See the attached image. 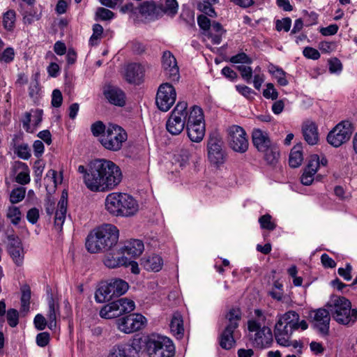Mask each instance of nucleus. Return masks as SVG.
<instances>
[{"instance_id": "1", "label": "nucleus", "mask_w": 357, "mask_h": 357, "mask_svg": "<svg viewBox=\"0 0 357 357\" xmlns=\"http://www.w3.org/2000/svg\"><path fill=\"white\" fill-rule=\"evenodd\" d=\"M123 178L120 167L114 162L98 159L90 162L84 182L92 192H108L116 188Z\"/></svg>"}, {"instance_id": "2", "label": "nucleus", "mask_w": 357, "mask_h": 357, "mask_svg": "<svg viewBox=\"0 0 357 357\" xmlns=\"http://www.w3.org/2000/svg\"><path fill=\"white\" fill-rule=\"evenodd\" d=\"M56 171L50 169L46 174V190L47 195L45 199V209L47 215H52L55 213L54 226L59 231L62 230V227L66 218L68 207V192L66 190L62 192L61 196L55 211V201L52 193L55 191L57 185Z\"/></svg>"}, {"instance_id": "3", "label": "nucleus", "mask_w": 357, "mask_h": 357, "mask_svg": "<svg viewBox=\"0 0 357 357\" xmlns=\"http://www.w3.org/2000/svg\"><path fill=\"white\" fill-rule=\"evenodd\" d=\"M119 236V229L116 226L105 224L89 234L86 248L91 253L109 250L116 245Z\"/></svg>"}, {"instance_id": "4", "label": "nucleus", "mask_w": 357, "mask_h": 357, "mask_svg": "<svg viewBox=\"0 0 357 357\" xmlns=\"http://www.w3.org/2000/svg\"><path fill=\"white\" fill-rule=\"evenodd\" d=\"M106 210L114 216L132 217L139 211L137 201L127 193L112 192L105 202Z\"/></svg>"}, {"instance_id": "5", "label": "nucleus", "mask_w": 357, "mask_h": 357, "mask_svg": "<svg viewBox=\"0 0 357 357\" xmlns=\"http://www.w3.org/2000/svg\"><path fill=\"white\" fill-rule=\"evenodd\" d=\"M327 307L332 317L339 324H353L357 320V309H351V302L345 297L333 296Z\"/></svg>"}, {"instance_id": "6", "label": "nucleus", "mask_w": 357, "mask_h": 357, "mask_svg": "<svg viewBox=\"0 0 357 357\" xmlns=\"http://www.w3.org/2000/svg\"><path fill=\"white\" fill-rule=\"evenodd\" d=\"M129 285L125 280L112 278L107 282H101L96 291L95 298L98 303H105L124 294Z\"/></svg>"}, {"instance_id": "7", "label": "nucleus", "mask_w": 357, "mask_h": 357, "mask_svg": "<svg viewBox=\"0 0 357 357\" xmlns=\"http://www.w3.org/2000/svg\"><path fill=\"white\" fill-rule=\"evenodd\" d=\"M187 134L193 142H200L205 135V123L202 109L198 106L191 107L186 125Z\"/></svg>"}, {"instance_id": "8", "label": "nucleus", "mask_w": 357, "mask_h": 357, "mask_svg": "<svg viewBox=\"0 0 357 357\" xmlns=\"http://www.w3.org/2000/svg\"><path fill=\"white\" fill-rule=\"evenodd\" d=\"M189 113L188 103L185 101L178 102L166 122L167 130L172 135H179L186 127Z\"/></svg>"}, {"instance_id": "9", "label": "nucleus", "mask_w": 357, "mask_h": 357, "mask_svg": "<svg viewBox=\"0 0 357 357\" xmlns=\"http://www.w3.org/2000/svg\"><path fill=\"white\" fill-rule=\"evenodd\" d=\"M146 349L149 357H174L175 347L169 337L152 335L146 342Z\"/></svg>"}, {"instance_id": "10", "label": "nucleus", "mask_w": 357, "mask_h": 357, "mask_svg": "<svg viewBox=\"0 0 357 357\" xmlns=\"http://www.w3.org/2000/svg\"><path fill=\"white\" fill-rule=\"evenodd\" d=\"M127 138V133L123 128L116 124H109L101 136L100 143L106 149L117 151L122 148Z\"/></svg>"}, {"instance_id": "11", "label": "nucleus", "mask_w": 357, "mask_h": 357, "mask_svg": "<svg viewBox=\"0 0 357 357\" xmlns=\"http://www.w3.org/2000/svg\"><path fill=\"white\" fill-rule=\"evenodd\" d=\"M135 303L126 298H119L103 306L100 316L104 319H113L134 310Z\"/></svg>"}, {"instance_id": "12", "label": "nucleus", "mask_w": 357, "mask_h": 357, "mask_svg": "<svg viewBox=\"0 0 357 357\" xmlns=\"http://www.w3.org/2000/svg\"><path fill=\"white\" fill-rule=\"evenodd\" d=\"M248 328L250 332H255L252 338L254 347L263 349L268 347L273 342V333L268 326L261 327V323L251 319L248 321Z\"/></svg>"}, {"instance_id": "13", "label": "nucleus", "mask_w": 357, "mask_h": 357, "mask_svg": "<svg viewBox=\"0 0 357 357\" xmlns=\"http://www.w3.org/2000/svg\"><path fill=\"white\" fill-rule=\"evenodd\" d=\"M224 142L218 133L210 135L208 144V158L211 164L217 167L225 163L226 153L223 149Z\"/></svg>"}, {"instance_id": "14", "label": "nucleus", "mask_w": 357, "mask_h": 357, "mask_svg": "<svg viewBox=\"0 0 357 357\" xmlns=\"http://www.w3.org/2000/svg\"><path fill=\"white\" fill-rule=\"evenodd\" d=\"M354 131L352 123L349 121H342L328 133V142L334 147H339L347 142Z\"/></svg>"}, {"instance_id": "15", "label": "nucleus", "mask_w": 357, "mask_h": 357, "mask_svg": "<svg viewBox=\"0 0 357 357\" xmlns=\"http://www.w3.org/2000/svg\"><path fill=\"white\" fill-rule=\"evenodd\" d=\"M176 92L174 86L169 83L160 85L155 98L158 108L162 112H167L174 104Z\"/></svg>"}, {"instance_id": "16", "label": "nucleus", "mask_w": 357, "mask_h": 357, "mask_svg": "<svg viewBox=\"0 0 357 357\" xmlns=\"http://www.w3.org/2000/svg\"><path fill=\"white\" fill-rule=\"evenodd\" d=\"M146 323V318L140 314H130L116 320L117 328L129 334L140 330Z\"/></svg>"}, {"instance_id": "17", "label": "nucleus", "mask_w": 357, "mask_h": 357, "mask_svg": "<svg viewBox=\"0 0 357 357\" xmlns=\"http://www.w3.org/2000/svg\"><path fill=\"white\" fill-rule=\"evenodd\" d=\"M228 140L230 147L236 152L245 153L248 149L246 132L241 126H232L229 128Z\"/></svg>"}, {"instance_id": "18", "label": "nucleus", "mask_w": 357, "mask_h": 357, "mask_svg": "<svg viewBox=\"0 0 357 357\" xmlns=\"http://www.w3.org/2000/svg\"><path fill=\"white\" fill-rule=\"evenodd\" d=\"M141 347L134 340L131 342H123L114 345L109 350L107 357H139Z\"/></svg>"}, {"instance_id": "19", "label": "nucleus", "mask_w": 357, "mask_h": 357, "mask_svg": "<svg viewBox=\"0 0 357 357\" xmlns=\"http://www.w3.org/2000/svg\"><path fill=\"white\" fill-rule=\"evenodd\" d=\"M313 314L314 328H316L319 333L322 335H328L329 332V325L331 320V313L329 310L319 308L314 310L311 313Z\"/></svg>"}, {"instance_id": "20", "label": "nucleus", "mask_w": 357, "mask_h": 357, "mask_svg": "<svg viewBox=\"0 0 357 357\" xmlns=\"http://www.w3.org/2000/svg\"><path fill=\"white\" fill-rule=\"evenodd\" d=\"M162 65L166 76L172 81H178L180 75L174 56L169 51L163 52Z\"/></svg>"}, {"instance_id": "21", "label": "nucleus", "mask_w": 357, "mask_h": 357, "mask_svg": "<svg viewBox=\"0 0 357 357\" xmlns=\"http://www.w3.org/2000/svg\"><path fill=\"white\" fill-rule=\"evenodd\" d=\"M8 252L13 262L17 266H20L23 264L24 257V252L21 240L18 236L14 235L8 236Z\"/></svg>"}, {"instance_id": "22", "label": "nucleus", "mask_w": 357, "mask_h": 357, "mask_svg": "<svg viewBox=\"0 0 357 357\" xmlns=\"http://www.w3.org/2000/svg\"><path fill=\"white\" fill-rule=\"evenodd\" d=\"M294 332L282 321L277 320L274 326V336L278 344L283 347H289L291 345L290 338Z\"/></svg>"}, {"instance_id": "23", "label": "nucleus", "mask_w": 357, "mask_h": 357, "mask_svg": "<svg viewBox=\"0 0 357 357\" xmlns=\"http://www.w3.org/2000/svg\"><path fill=\"white\" fill-rule=\"evenodd\" d=\"M144 68L137 63L128 64L125 69L126 80L130 84H139L144 75Z\"/></svg>"}, {"instance_id": "24", "label": "nucleus", "mask_w": 357, "mask_h": 357, "mask_svg": "<svg viewBox=\"0 0 357 357\" xmlns=\"http://www.w3.org/2000/svg\"><path fill=\"white\" fill-rule=\"evenodd\" d=\"M104 95L108 101L114 105L122 107L126 103L125 93L118 87L111 85L106 86Z\"/></svg>"}, {"instance_id": "25", "label": "nucleus", "mask_w": 357, "mask_h": 357, "mask_svg": "<svg viewBox=\"0 0 357 357\" xmlns=\"http://www.w3.org/2000/svg\"><path fill=\"white\" fill-rule=\"evenodd\" d=\"M302 132L305 142L310 145L317 144L319 141L318 128L316 123L306 121L303 123Z\"/></svg>"}, {"instance_id": "26", "label": "nucleus", "mask_w": 357, "mask_h": 357, "mask_svg": "<svg viewBox=\"0 0 357 357\" xmlns=\"http://www.w3.org/2000/svg\"><path fill=\"white\" fill-rule=\"evenodd\" d=\"M103 263L109 268H115L121 266H127L128 259L119 248L116 252L108 253L105 256Z\"/></svg>"}, {"instance_id": "27", "label": "nucleus", "mask_w": 357, "mask_h": 357, "mask_svg": "<svg viewBox=\"0 0 357 357\" xmlns=\"http://www.w3.org/2000/svg\"><path fill=\"white\" fill-rule=\"evenodd\" d=\"M252 139L253 145L259 152L265 151L273 144L269 138L268 134L260 129H255L253 130Z\"/></svg>"}, {"instance_id": "28", "label": "nucleus", "mask_w": 357, "mask_h": 357, "mask_svg": "<svg viewBox=\"0 0 357 357\" xmlns=\"http://www.w3.org/2000/svg\"><path fill=\"white\" fill-rule=\"evenodd\" d=\"M236 329V325H227L220 333L219 337L220 346L222 349L229 350L234 347L236 340H234V334Z\"/></svg>"}, {"instance_id": "29", "label": "nucleus", "mask_w": 357, "mask_h": 357, "mask_svg": "<svg viewBox=\"0 0 357 357\" xmlns=\"http://www.w3.org/2000/svg\"><path fill=\"white\" fill-rule=\"evenodd\" d=\"M144 248V243L141 240L132 239L121 247L120 250L122 251L124 255L126 254L131 257H137L142 253Z\"/></svg>"}, {"instance_id": "30", "label": "nucleus", "mask_w": 357, "mask_h": 357, "mask_svg": "<svg viewBox=\"0 0 357 357\" xmlns=\"http://www.w3.org/2000/svg\"><path fill=\"white\" fill-rule=\"evenodd\" d=\"M139 12L142 15H146L151 17H161V8L159 4L152 0L144 1L140 4Z\"/></svg>"}, {"instance_id": "31", "label": "nucleus", "mask_w": 357, "mask_h": 357, "mask_svg": "<svg viewBox=\"0 0 357 357\" xmlns=\"http://www.w3.org/2000/svg\"><path fill=\"white\" fill-rule=\"evenodd\" d=\"M15 169H20L15 178V181L21 185H26L30 182L29 169L27 165L20 161H15L14 164Z\"/></svg>"}, {"instance_id": "32", "label": "nucleus", "mask_w": 357, "mask_h": 357, "mask_svg": "<svg viewBox=\"0 0 357 357\" xmlns=\"http://www.w3.org/2000/svg\"><path fill=\"white\" fill-rule=\"evenodd\" d=\"M278 320L282 321L286 326H289L294 331H296L297 321L300 320L299 314L294 310H289L278 316Z\"/></svg>"}, {"instance_id": "33", "label": "nucleus", "mask_w": 357, "mask_h": 357, "mask_svg": "<svg viewBox=\"0 0 357 357\" xmlns=\"http://www.w3.org/2000/svg\"><path fill=\"white\" fill-rule=\"evenodd\" d=\"M303 147L301 144H297L291 150L289 157V164L291 167H298L303 160Z\"/></svg>"}, {"instance_id": "34", "label": "nucleus", "mask_w": 357, "mask_h": 357, "mask_svg": "<svg viewBox=\"0 0 357 357\" xmlns=\"http://www.w3.org/2000/svg\"><path fill=\"white\" fill-rule=\"evenodd\" d=\"M264 153V159L271 165H275L280 157V151L278 146L275 144H272L265 151H261Z\"/></svg>"}, {"instance_id": "35", "label": "nucleus", "mask_w": 357, "mask_h": 357, "mask_svg": "<svg viewBox=\"0 0 357 357\" xmlns=\"http://www.w3.org/2000/svg\"><path fill=\"white\" fill-rule=\"evenodd\" d=\"M144 268L148 271L158 272L161 270L163 265V259L159 255L149 256L143 262Z\"/></svg>"}, {"instance_id": "36", "label": "nucleus", "mask_w": 357, "mask_h": 357, "mask_svg": "<svg viewBox=\"0 0 357 357\" xmlns=\"http://www.w3.org/2000/svg\"><path fill=\"white\" fill-rule=\"evenodd\" d=\"M161 8V17L166 15L170 17H174L178 9V4L176 0H165V4L160 3Z\"/></svg>"}, {"instance_id": "37", "label": "nucleus", "mask_w": 357, "mask_h": 357, "mask_svg": "<svg viewBox=\"0 0 357 357\" xmlns=\"http://www.w3.org/2000/svg\"><path fill=\"white\" fill-rule=\"evenodd\" d=\"M170 329L177 335V338H181L183 335L184 328L182 317L178 313H175L171 320Z\"/></svg>"}, {"instance_id": "38", "label": "nucleus", "mask_w": 357, "mask_h": 357, "mask_svg": "<svg viewBox=\"0 0 357 357\" xmlns=\"http://www.w3.org/2000/svg\"><path fill=\"white\" fill-rule=\"evenodd\" d=\"M16 13L14 10H8L3 16V25L7 31H13L15 22Z\"/></svg>"}, {"instance_id": "39", "label": "nucleus", "mask_w": 357, "mask_h": 357, "mask_svg": "<svg viewBox=\"0 0 357 357\" xmlns=\"http://www.w3.org/2000/svg\"><path fill=\"white\" fill-rule=\"evenodd\" d=\"M39 73H36L31 77V81L29 87V95L31 98H37V95L40 91L39 86Z\"/></svg>"}, {"instance_id": "40", "label": "nucleus", "mask_w": 357, "mask_h": 357, "mask_svg": "<svg viewBox=\"0 0 357 357\" xmlns=\"http://www.w3.org/2000/svg\"><path fill=\"white\" fill-rule=\"evenodd\" d=\"M114 17V13L107 8L98 7L95 13V20H110Z\"/></svg>"}, {"instance_id": "41", "label": "nucleus", "mask_w": 357, "mask_h": 357, "mask_svg": "<svg viewBox=\"0 0 357 357\" xmlns=\"http://www.w3.org/2000/svg\"><path fill=\"white\" fill-rule=\"evenodd\" d=\"M226 318L228 319V324L227 325H236L237 328L239 326L238 322L241 319V312L238 308H232L229 311Z\"/></svg>"}, {"instance_id": "42", "label": "nucleus", "mask_w": 357, "mask_h": 357, "mask_svg": "<svg viewBox=\"0 0 357 357\" xmlns=\"http://www.w3.org/2000/svg\"><path fill=\"white\" fill-rule=\"evenodd\" d=\"M31 299V290L29 287L24 288L21 296V311L28 312L29 310Z\"/></svg>"}, {"instance_id": "43", "label": "nucleus", "mask_w": 357, "mask_h": 357, "mask_svg": "<svg viewBox=\"0 0 357 357\" xmlns=\"http://www.w3.org/2000/svg\"><path fill=\"white\" fill-rule=\"evenodd\" d=\"M14 152L23 160H28L31 157L30 149L27 144H22L15 146Z\"/></svg>"}, {"instance_id": "44", "label": "nucleus", "mask_w": 357, "mask_h": 357, "mask_svg": "<svg viewBox=\"0 0 357 357\" xmlns=\"http://www.w3.org/2000/svg\"><path fill=\"white\" fill-rule=\"evenodd\" d=\"M272 217L269 214L261 215L259 218V222L262 229L273 231L275 229L276 225L271 220Z\"/></svg>"}, {"instance_id": "45", "label": "nucleus", "mask_w": 357, "mask_h": 357, "mask_svg": "<svg viewBox=\"0 0 357 357\" xmlns=\"http://www.w3.org/2000/svg\"><path fill=\"white\" fill-rule=\"evenodd\" d=\"M211 2L207 1H202L198 3L197 8L204 14L208 15L209 17H215L216 13L215 12L214 8L212 7Z\"/></svg>"}, {"instance_id": "46", "label": "nucleus", "mask_w": 357, "mask_h": 357, "mask_svg": "<svg viewBox=\"0 0 357 357\" xmlns=\"http://www.w3.org/2000/svg\"><path fill=\"white\" fill-rule=\"evenodd\" d=\"M103 33V27L100 24H95L93 26V34L90 38L89 43L91 45L98 44L99 40Z\"/></svg>"}, {"instance_id": "47", "label": "nucleus", "mask_w": 357, "mask_h": 357, "mask_svg": "<svg viewBox=\"0 0 357 357\" xmlns=\"http://www.w3.org/2000/svg\"><path fill=\"white\" fill-rule=\"evenodd\" d=\"M26 190L23 187L17 188L12 190L10 195V201L13 204L21 202L25 197Z\"/></svg>"}, {"instance_id": "48", "label": "nucleus", "mask_w": 357, "mask_h": 357, "mask_svg": "<svg viewBox=\"0 0 357 357\" xmlns=\"http://www.w3.org/2000/svg\"><path fill=\"white\" fill-rule=\"evenodd\" d=\"M21 212L19 208L16 206L9 207L7 213V217L13 225H17L21 220Z\"/></svg>"}, {"instance_id": "49", "label": "nucleus", "mask_w": 357, "mask_h": 357, "mask_svg": "<svg viewBox=\"0 0 357 357\" xmlns=\"http://www.w3.org/2000/svg\"><path fill=\"white\" fill-rule=\"evenodd\" d=\"M6 319L10 327H15L19 323V313L17 310L10 308L6 312Z\"/></svg>"}, {"instance_id": "50", "label": "nucleus", "mask_w": 357, "mask_h": 357, "mask_svg": "<svg viewBox=\"0 0 357 357\" xmlns=\"http://www.w3.org/2000/svg\"><path fill=\"white\" fill-rule=\"evenodd\" d=\"M236 69L240 72L241 77L247 82L250 83L252 77V68L250 66L240 65L236 66Z\"/></svg>"}, {"instance_id": "51", "label": "nucleus", "mask_w": 357, "mask_h": 357, "mask_svg": "<svg viewBox=\"0 0 357 357\" xmlns=\"http://www.w3.org/2000/svg\"><path fill=\"white\" fill-rule=\"evenodd\" d=\"M229 61L233 63L251 64L252 63V59L244 52L231 56Z\"/></svg>"}, {"instance_id": "52", "label": "nucleus", "mask_w": 357, "mask_h": 357, "mask_svg": "<svg viewBox=\"0 0 357 357\" xmlns=\"http://www.w3.org/2000/svg\"><path fill=\"white\" fill-rule=\"evenodd\" d=\"M282 284L279 281L273 283L272 290L270 291L271 297L277 301H281L283 296Z\"/></svg>"}, {"instance_id": "53", "label": "nucleus", "mask_w": 357, "mask_h": 357, "mask_svg": "<svg viewBox=\"0 0 357 357\" xmlns=\"http://www.w3.org/2000/svg\"><path fill=\"white\" fill-rule=\"evenodd\" d=\"M291 25V20L289 17H284L282 20H277L275 22L276 30L280 31H289Z\"/></svg>"}, {"instance_id": "54", "label": "nucleus", "mask_w": 357, "mask_h": 357, "mask_svg": "<svg viewBox=\"0 0 357 357\" xmlns=\"http://www.w3.org/2000/svg\"><path fill=\"white\" fill-rule=\"evenodd\" d=\"M263 96L267 99L276 100L278 97V92L272 83L266 84V89L263 91Z\"/></svg>"}, {"instance_id": "55", "label": "nucleus", "mask_w": 357, "mask_h": 357, "mask_svg": "<svg viewBox=\"0 0 357 357\" xmlns=\"http://www.w3.org/2000/svg\"><path fill=\"white\" fill-rule=\"evenodd\" d=\"M319 167V158L318 155H315L311 157L307 166L305 169V170L311 172L312 174H315L317 172V169Z\"/></svg>"}, {"instance_id": "56", "label": "nucleus", "mask_w": 357, "mask_h": 357, "mask_svg": "<svg viewBox=\"0 0 357 357\" xmlns=\"http://www.w3.org/2000/svg\"><path fill=\"white\" fill-rule=\"evenodd\" d=\"M50 340V333L47 332H42L36 335V341L38 346L40 347H46Z\"/></svg>"}, {"instance_id": "57", "label": "nucleus", "mask_w": 357, "mask_h": 357, "mask_svg": "<svg viewBox=\"0 0 357 357\" xmlns=\"http://www.w3.org/2000/svg\"><path fill=\"white\" fill-rule=\"evenodd\" d=\"M197 23L200 29H203L207 33L211 29V20L204 15H200L197 17Z\"/></svg>"}, {"instance_id": "58", "label": "nucleus", "mask_w": 357, "mask_h": 357, "mask_svg": "<svg viewBox=\"0 0 357 357\" xmlns=\"http://www.w3.org/2000/svg\"><path fill=\"white\" fill-rule=\"evenodd\" d=\"M106 128L104 123L100 121H98L93 123L91 127V132L93 135L96 137L99 136L101 134H104L106 131Z\"/></svg>"}, {"instance_id": "59", "label": "nucleus", "mask_w": 357, "mask_h": 357, "mask_svg": "<svg viewBox=\"0 0 357 357\" xmlns=\"http://www.w3.org/2000/svg\"><path fill=\"white\" fill-rule=\"evenodd\" d=\"M48 308H49L48 314H47L48 319L56 320V308L57 309L59 308V307H58V305L57 306L56 305L55 301L52 297L50 298L48 300Z\"/></svg>"}, {"instance_id": "60", "label": "nucleus", "mask_w": 357, "mask_h": 357, "mask_svg": "<svg viewBox=\"0 0 357 357\" xmlns=\"http://www.w3.org/2000/svg\"><path fill=\"white\" fill-rule=\"evenodd\" d=\"M303 54L305 57L317 60L320 57V53L319 51L311 47H306L303 51Z\"/></svg>"}, {"instance_id": "61", "label": "nucleus", "mask_w": 357, "mask_h": 357, "mask_svg": "<svg viewBox=\"0 0 357 357\" xmlns=\"http://www.w3.org/2000/svg\"><path fill=\"white\" fill-rule=\"evenodd\" d=\"M63 96L60 90L54 89L52 95V105L54 107H59L62 105Z\"/></svg>"}, {"instance_id": "62", "label": "nucleus", "mask_w": 357, "mask_h": 357, "mask_svg": "<svg viewBox=\"0 0 357 357\" xmlns=\"http://www.w3.org/2000/svg\"><path fill=\"white\" fill-rule=\"evenodd\" d=\"M329 71L331 73H337L342 70V65L337 58H333L328 61Z\"/></svg>"}, {"instance_id": "63", "label": "nucleus", "mask_w": 357, "mask_h": 357, "mask_svg": "<svg viewBox=\"0 0 357 357\" xmlns=\"http://www.w3.org/2000/svg\"><path fill=\"white\" fill-rule=\"evenodd\" d=\"M15 52L12 47L6 48L0 58V60L5 63H10L14 59Z\"/></svg>"}, {"instance_id": "64", "label": "nucleus", "mask_w": 357, "mask_h": 357, "mask_svg": "<svg viewBox=\"0 0 357 357\" xmlns=\"http://www.w3.org/2000/svg\"><path fill=\"white\" fill-rule=\"evenodd\" d=\"M351 271L352 266L350 264H347L345 268H338V274L342 277L345 280L349 281L351 280Z\"/></svg>"}]
</instances>
